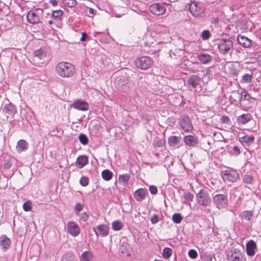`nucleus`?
Instances as JSON below:
<instances>
[{"label": "nucleus", "instance_id": "de8ad7c7", "mask_svg": "<svg viewBox=\"0 0 261 261\" xmlns=\"http://www.w3.org/2000/svg\"><path fill=\"white\" fill-rule=\"evenodd\" d=\"M149 191L152 194H156L158 193L157 188L154 186H150Z\"/></svg>", "mask_w": 261, "mask_h": 261}, {"label": "nucleus", "instance_id": "c03bdc74", "mask_svg": "<svg viewBox=\"0 0 261 261\" xmlns=\"http://www.w3.org/2000/svg\"><path fill=\"white\" fill-rule=\"evenodd\" d=\"M194 196L193 195L190 193V192H187L184 194V198L186 200H188L190 201H192L193 200Z\"/></svg>", "mask_w": 261, "mask_h": 261}, {"label": "nucleus", "instance_id": "2eb2a0df", "mask_svg": "<svg viewBox=\"0 0 261 261\" xmlns=\"http://www.w3.org/2000/svg\"><path fill=\"white\" fill-rule=\"evenodd\" d=\"M11 244L10 239L6 235L3 234L0 237V246L4 251L9 248Z\"/></svg>", "mask_w": 261, "mask_h": 261}, {"label": "nucleus", "instance_id": "ea45409f", "mask_svg": "<svg viewBox=\"0 0 261 261\" xmlns=\"http://www.w3.org/2000/svg\"><path fill=\"white\" fill-rule=\"evenodd\" d=\"M89 181V179L88 177L83 176L81 177V178L80 180V183L81 186H82L83 187H86L88 185Z\"/></svg>", "mask_w": 261, "mask_h": 261}, {"label": "nucleus", "instance_id": "c756f323", "mask_svg": "<svg viewBox=\"0 0 261 261\" xmlns=\"http://www.w3.org/2000/svg\"><path fill=\"white\" fill-rule=\"evenodd\" d=\"M34 55L35 57H38L39 59H43L46 57V53L44 49L40 48L36 50Z\"/></svg>", "mask_w": 261, "mask_h": 261}, {"label": "nucleus", "instance_id": "09e8293b", "mask_svg": "<svg viewBox=\"0 0 261 261\" xmlns=\"http://www.w3.org/2000/svg\"><path fill=\"white\" fill-rule=\"evenodd\" d=\"M4 166L7 169H10L12 166V163L9 160H6L4 164Z\"/></svg>", "mask_w": 261, "mask_h": 261}, {"label": "nucleus", "instance_id": "f8f14e48", "mask_svg": "<svg viewBox=\"0 0 261 261\" xmlns=\"http://www.w3.org/2000/svg\"><path fill=\"white\" fill-rule=\"evenodd\" d=\"M189 10L191 13L195 16H198L202 12L201 8L198 6L197 2H193L190 4Z\"/></svg>", "mask_w": 261, "mask_h": 261}, {"label": "nucleus", "instance_id": "f704fd0d", "mask_svg": "<svg viewBox=\"0 0 261 261\" xmlns=\"http://www.w3.org/2000/svg\"><path fill=\"white\" fill-rule=\"evenodd\" d=\"M129 179V176L126 174L120 175L118 180L120 182L123 184H126Z\"/></svg>", "mask_w": 261, "mask_h": 261}, {"label": "nucleus", "instance_id": "79ce46f5", "mask_svg": "<svg viewBox=\"0 0 261 261\" xmlns=\"http://www.w3.org/2000/svg\"><path fill=\"white\" fill-rule=\"evenodd\" d=\"M79 139L82 144L86 145L88 143V139L85 135L81 134L79 137Z\"/></svg>", "mask_w": 261, "mask_h": 261}, {"label": "nucleus", "instance_id": "473e14b6", "mask_svg": "<svg viewBox=\"0 0 261 261\" xmlns=\"http://www.w3.org/2000/svg\"><path fill=\"white\" fill-rule=\"evenodd\" d=\"M112 228L114 230H115L116 231H118L122 228L123 224L121 222L117 220V221H114L112 223Z\"/></svg>", "mask_w": 261, "mask_h": 261}, {"label": "nucleus", "instance_id": "1a4fd4ad", "mask_svg": "<svg viewBox=\"0 0 261 261\" xmlns=\"http://www.w3.org/2000/svg\"><path fill=\"white\" fill-rule=\"evenodd\" d=\"M67 229L68 232L74 237L77 236L81 231L79 226L74 221H69L67 223Z\"/></svg>", "mask_w": 261, "mask_h": 261}, {"label": "nucleus", "instance_id": "603ef678", "mask_svg": "<svg viewBox=\"0 0 261 261\" xmlns=\"http://www.w3.org/2000/svg\"><path fill=\"white\" fill-rule=\"evenodd\" d=\"M83 209V205H82L81 204L79 203H77L76 204L75 206V210L79 212L80 211H81Z\"/></svg>", "mask_w": 261, "mask_h": 261}, {"label": "nucleus", "instance_id": "9b49d317", "mask_svg": "<svg viewBox=\"0 0 261 261\" xmlns=\"http://www.w3.org/2000/svg\"><path fill=\"white\" fill-rule=\"evenodd\" d=\"M180 126L182 129L187 132H191L193 129V126L188 117H184L180 121Z\"/></svg>", "mask_w": 261, "mask_h": 261}, {"label": "nucleus", "instance_id": "5701e85b", "mask_svg": "<svg viewBox=\"0 0 261 261\" xmlns=\"http://www.w3.org/2000/svg\"><path fill=\"white\" fill-rule=\"evenodd\" d=\"M252 116L249 113L244 114L238 117L237 122L238 123L245 124L251 120Z\"/></svg>", "mask_w": 261, "mask_h": 261}, {"label": "nucleus", "instance_id": "4d7b16f0", "mask_svg": "<svg viewBox=\"0 0 261 261\" xmlns=\"http://www.w3.org/2000/svg\"><path fill=\"white\" fill-rule=\"evenodd\" d=\"M49 2L54 6H56L58 5V2L56 0H49Z\"/></svg>", "mask_w": 261, "mask_h": 261}, {"label": "nucleus", "instance_id": "8fccbe9b", "mask_svg": "<svg viewBox=\"0 0 261 261\" xmlns=\"http://www.w3.org/2000/svg\"><path fill=\"white\" fill-rule=\"evenodd\" d=\"M159 219L158 215H155L151 218L152 223L155 224L159 222Z\"/></svg>", "mask_w": 261, "mask_h": 261}, {"label": "nucleus", "instance_id": "6e6552de", "mask_svg": "<svg viewBox=\"0 0 261 261\" xmlns=\"http://www.w3.org/2000/svg\"><path fill=\"white\" fill-rule=\"evenodd\" d=\"M165 5L161 3H154L149 7V10L153 14L160 16L163 15L166 12Z\"/></svg>", "mask_w": 261, "mask_h": 261}, {"label": "nucleus", "instance_id": "a18cd8bd", "mask_svg": "<svg viewBox=\"0 0 261 261\" xmlns=\"http://www.w3.org/2000/svg\"><path fill=\"white\" fill-rule=\"evenodd\" d=\"M188 254L189 256L192 259L196 258L198 255L197 252L194 249H191Z\"/></svg>", "mask_w": 261, "mask_h": 261}, {"label": "nucleus", "instance_id": "a19ab883", "mask_svg": "<svg viewBox=\"0 0 261 261\" xmlns=\"http://www.w3.org/2000/svg\"><path fill=\"white\" fill-rule=\"evenodd\" d=\"M250 98V95L248 93L245 91H243L240 94V101L242 100V99L249 100Z\"/></svg>", "mask_w": 261, "mask_h": 261}, {"label": "nucleus", "instance_id": "aec40b11", "mask_svg": "<svg viewBox=\"0 0 261 261\" xmlns=\"http://www.w3.org/2000/svg\"><path fill=\"white\" fill-rule=\"evenodd\" d=\"M237 40L239 44L244 47L248 48L251 46V41L245 36L239 35Z\"/></svg>", "mask_w": 261, "mask_h": 261}, {"label": "nucleus", "instance_id": "dca6fc26", "mask_svg": "<svg viewBox=\"0 0 261 261\" xmlns=\"http://www.w3.org/2000/svg\"><path fill=\"white\" fill-rule=\"evenodd\" d=\"M97 231H95L96 234L101 237H106L109 234V228L108 225L101 224L97 227Z\"/></svg>", "mask_w": 261, "mask_h": 261}, {"label": "nucleus", "instance_id": "20e7f679", "mask_svg": "<svg viewBox=\"0 0 261 261\" xmlns=\"http://www.w3.org/2000/svg\"><path fill=\"white\" fill-rule=\"evenodd\" d=\"M43 10L36 9L34 11H30L27 16L28 21L31 23H37L40 21L42 18Z\"/></svg>", "mask_w": 261, "mask_h": 261}, {"label": "nucleus", "instance_id": "ddd939ff", "mask_svg": "<svg viewBox=\"0 0 261 261\" xmlns=\"http://www.w3.org/2000/svg\"><path fill=\"white\" fill-rule=\"evenodd\" d=\"M147 191L144 189H140L136 191L134 193V198L138 201H142L145 198Z\"/></svg>", "mask_w": 261, "mask_h": 261}, {"label": "nucleus", "instance_id": "7c9ffc66", "mask_svg": "<svg viewBox=\"0 0 261 261\" xmlns=\"http://www.w3.org/2000/svg\"><path fill=\"white\" fill-rule=\"evenodd\" d=\"M253 216V212L251 211H245L242 214L241 217L245 220H250Z\"/></svg>", "mask_w": 261, "mask_h": 261}, {"label": "nucleus", "instance_id": "393cba45", "mask_svg": "<svg viewBox=\"0 0 261 261\" xmlns=\"http://www.w3.org/2000/svg\"><path fill=\"white\" fill-rule=\"evenodd\" d=\"M119 250L122 254L128 256L130 253L131 248L127 243L124 242L120 246Z\"/></svg>", "mask_w": 261, "mask_h": 261}, {"label": "nucleus", "instance_id": "2f4dec72", "mask_svg": "<svg viewBox=\"0 0 261 261\" xmlns=\"http://www.w3.org/2000/svg\"><path fill=\"white\" fill-rule=\"evenodd\" d=\"M252 79L253 76L252 74H245L243 76L240 82L241 83H249L252 82Z\"/></svg>", "mask_w": 261, "mask_h": 261}, {"label": "nucleus", "instance_id": "58836bf2", "mask_svg": "<svg viewBox=\"0 0 261 261\" xmlns=\"http://www.w3.org/2000/svg\"><path fill=\"white\" fill-rule=\"evenodd\" d=\"M32 205L30 201H27L23 204V209L25 212L30 211L32 210Z\"/></svg>", "mask_w": 261, "mask_h": 261}, {"label": "nucleus", "instance_id": "6ab92c4d", "mask_svg": "<svg viewBox=\"0 0 261 261\" xmlns=\"http://www.w3.org/2000/svg\"><path fill=\"white\" fill-rule=\"evenodd\" d=\"M256 247V243L253 240H250L247 243L246 251L249 256H253L255 254L254 249Z\"/></svg>", "mask_w": 261, "mask_h": 261}, {"label": "nucleus", "instance_id": "72a5a7b5", "mask_svg": "<svg viewBox=\"0 0 261 261\" xmlns=\"http://www.w3.org/2000/svg\"><path fill=\"white\" fill-rule=\"evenodd\" d=\"M62 2L64 5L70 8L74 7L76 5L75 0H62Z\"/></svg>", "mask_w": 261, "mask_h": 261}, {"label": "nucleus", "instance_id": "5fc2aeb1", "mask_svg": "<svg viewBox=\"0 0 261 261\" xmlns=\"http://www.w3.org/2000/svg\"><path fill=\"white\" fill-rule=\"evenodd\" d=\"M233 150L236 154L238 155L240 153V149L238 146H234L233 147Z\"/></svg>", "mask_w": 261, "mask_h": 261}, {"label": "nucleus", "instance_id": "f3484780", "mask_svg": "<svg viewBox=\"0 0 261 261\" xmlns=\"http://www.w3.org/2000/svg\"><path fill=\"white\" fill-rule=\"evenodd\" d=\"M88 163V158L85 155L79 156L76 160L75 165L79 168H82Z\"/></svg>", "mask_w": 261, "mask_h": 261}, {"label": "nucleus", "instance_id": "c9c22d12", "mask_svg": "<svg viewBox=\"0 0 261 261\" xmlns=\"http://www.w3.org/2000/svg\"><path fill=\"white\" fill-rule=\"evenodd\" d=\"M63 14V12L61 10L54 11L51 17L54 19H60Z\"/></svg>", "mask_w": 261, "mask_h": 261}, {"label": "nucleus", "instance_id": "f257e3e1", "mask_svg": "<svg viewBox=\"0 0 261 261\" xmlns=\"http://www.w3.org/2000/svg\"><path fill=\"white\" fill-rule=\"evenodd\" d=\"M57 74L63 78H69L72 76L75 72L74 65L67 62L59 63L55 69Z\"/></svg>", "mask_w": 261, "mask_h": 261}, {"label": "nucleus", "instance_id": "a211bd4d", "mask_svg": "<svg viewBox=\"0 0 261 261\" xmlns=\"http://www.w3.org/2000/svg\"><path fill=\"white\" fill-rule=\"evenodd\" d=\"M185 144L189 147H194L197 143V138L192 135H188L184 137Z\"/></svg>", "mask_w": 261, "mask_h": 261}, {"label": "nucleus", "instance_id": "4468645a", "mask_svg": "<svg viewBox=\"0 0 261 261\" xmlns=\"http://www.w3.org/2000/svg\"><path fill=\"white\" fill-rule=\"evenodd\" d=\"M201 79L196 75L190 76L188 81V86L189 87L196 88L200 83Z\"/></svg>", "mask_w": 261, "mask_h": 261}, {"label": "nucleus", "instance_id": "9d476101", "mask_svg": "<svg viewBox=\"0 0 261 261\" xmlns=\"http://www.w3.org/2000/svg\"><path fill=\"white\" fill-rule=\"evenodd\" d=\"M229 261H244V257L242 253L238 249L231 250L228 255Z\"/></svg>", "mask_w": 261, "mask_h": 261}, {"label": "nucleus", "instance_id": "cd10ccee", "mask_svg": "<svg viewBox=\"0 0 261 261\" xmlns=\"http://www.w3.org/2000/svg\"><path fill=\"white\" fill-rule=\"evenodd\" d=\"M92 253L89 251H86L82 254L80 260L81 261H90L92 258Z\"/></svg>", "mask_w": 261, "mask_h": 261}, {"label": "nucleus", "instance_id": "4be33fe9", "mask_svg": "<svg viewBox=\"0 0 261 261\" xmlns=\"http://www.w3.org/2000/svg\"><path fill=\"white\" fill-rule=\"evenodd\" d=\"M28 146L29 144L28 142L25 140L21 139L18 141L16 146V149L17 152H21L27 150Z\"/></svg>", "mask_w": 261, "mask_h": 261}, {"label": "nucleus", "instance_id": "7ed1b4c3", "mask_svg": "<svg viewBox=\"0 0 261 261\" xmlns=\"http://www.w3.org/2000/svg\"><path fill=\"white\" fill-rule=\"evenodd\" d=\"M152 60L149 57L143 56L138 59L136 61L137 66L142 69L146 70L153 65Z\"/></svg>", "mask_w": 261, "mask_h": 261}, {"label": "nucleus", "instance_id": "37998d69", "mask_svg": "<svg viewBox=\"0 0 261 261\" xmlns=\"http://www.w3.org/2000/svg\"><path fill=\"white\" fill-rule=\"evenodd\" d=\"M243 180L247 184H251L253 182V179L251 176L246 175L244 176Z\"/></svg>", "mask_w": 261, "mask_h": 261}, {"label": "nucleus", "instance_id": "423d86ee", "mask_svg": "<svg viewBox=\"0 0 261 261\" xmlns=\"http://www.w3.org/2000/svg\"><path fill=\"white\" fill-rule=\"evenodd\" d=\"M223 179L225 181L234 182L239 178V174L234 170L228 169L222 173Z\"/></svg>", "mask_w": 261, "mask_h": 261}, {"label": "nucleus", "instance_id": "052dcab7", "mask_svg": "<svg viewBox=\"0 0 261 261\" xmlns=\"http://www.w3.org/2000/svg\"><path fill=\"white\" fill-rule=\"evenodd\" d=\"M89 12H90V13L93 14V10L92 9H90V10H89Z\"/></svg>", "mask_w": 261, "mask_h": 261}, {"label": "nucleus", "instance_id": "f03ea898", "mask_svg": "<svg viewBox=\"0 0 261 261\" xmlns=\"http://www.w3.org/2000/svg\"><path fill=\"white\" fill-rule=\"evenodd\" d=\"M196 199L198 203L204 207L210 205L211 203V198L209 193L204 190H201L196 194Z\"/></svg>", "mask_w": 261, "mask_h": 261}, {"label": "nucleus", "instance_id": "49530a36", "mask_svg": "<svg viewBox=\"0 0 261 261\" xmlns=\"http://www.w3.org/2000/svg\"><path fill=\"white\" fill-rule=\"evenodd\" d=\"M203 40H207L210 37V32L207 30L203 31L201 34Z\"/></svg>", "mask_w": 261, "mask_h": 261}, {"label": "nucleus", "instance_id": "4c0bfd02", "mask_svg": "<svg viewBox=\"0 0 261 261\" xmlns=\"http://www.w3.org/2000/svg\"><path fill=\"white\" fill-rule=\"evenodd\" d=\"M172 220L174 223H179L182 220V217L179 213H176L173 215Z\"/></svg>", "mask_w": 261, "mask_h": 261}, {"label": "nucleus", "instance_id": "e433bc0d", "mask_svg": "<svg viewBox=\"0 0 261 261\" xmlns=\"http://www.w3.org/2000/svg\"><path fill=\"white\" fill-rule=\"evenodd\" d=\"M172 252V250L170 248L166 247L163 250V256L165 258L168 259L171 256Z\"/></svg>", "mask_w": 261, "mask_h": 261}, {"label": "nucleus", "instance_id": "b1692460", "mask_svg": "<svg viewBox=\"0 0 261 261\" xmlns=\"http://www.w3.org/2000/svg\"><path fill=\"white\" fill-rule=\"evenodd\" d=\"M239 140L240 142L244 145L249 146L253 143L254 141V137L253 136H245L244 137H241Z\"/></svg>", "mask_w": 261, "mask_h": 261}, {"label": "nucleus", "instance_id": "6e6d98bb", "mask_svg": "<svg viewBox=\"0 0 261 261\" xmlns=\"http://www.w3.org/2000/svg\"><path fill=\"white\" fill-rule=\"evenodd\" d=\"M222 121L223 123H228L229 119L227 116H223L222 118Z\"/></svg>", "mask_w": 261, "mask_h": 261}, {"label": "nucleus", "instance_id": "bf43d9fd", "mask_svg": "<svg viewBox=\"0 0 261 261\" xmlns=\"http://www.w3.org/2000/svg\"><path fill=\"white\" fill-rule=\"evenodd\" d=\"M54 23V21L52 20L48 21V23L49 25L53 24Z\"/></svg>", "mask_w": 261, "mask_h": 261}, {"label": "nucleus", "instance_id": "a878e982", "mask_svg": "<svg viewBox=\"0 0 261 261\" xmlns=\"http://www.w3.org/2000/svg\"><path fill=\"white\" fill-rule=\"evenodd\" d=\"M181 141L180 137L171 136L168 139V144L172 147H176Z\"/></svg>", "mask_w": 261, "mask_h": 261}, {"label": "nucleus", "instance_id": "13d9d810", "mask_svg": "<svg viewBox=\"0 0 261 261\" xmlns=\"http://www.w3.org/2000/svg\"><path fill=\"white\" fill-rule=\"evenodd\" d=\"M86 36V34L85 33H84L82 34V37L81 38V40L82 41H84L85 40V37Z\"/></svg>", "mask_w": 261, "mask_h": 261}, {"label": "nucleus", "instance_id": "0eeeda50", "mask_svg": "<svg viewBox=\"0 0 261 261\" xmlns=\"http://www.w3.org/2000/svg\"><path fill=\"white\" fill-rule=\"evenodd\" d=\"M213 201L217 207L220 209L227 205L228 200L227 196L223 194H218L214 197Z\"/></svg>", "mask_w": 261, "mask_h": 261}, {"label": "nucleus", "instance_id": "680f3d73", "mask_svg": "<svg viewBox=\"0 0 261 261\" xmlns=\"http://www.w3.org/2000/svg\"><path fill=\"white\" fill-rule=\"evenodd\" d=\"M154 261H162V260H155Z\"/></svg>", "mask_w": 261, "mask_h": 261}, {"label": "nucleus", "instance_id": "c85d7f7f", "mask_svg": "<svg viewBox=\"0 0 261 261\" xmlns=\"http://www.w3.org/2000/svg\"><path fill=\"white\" fill-rule=\"evenodd\" d=\"M102 178L107 181L110 180L113 176V173L108 169L104 170L101 173Z\"/></svg>", "mask_w": 261, "mask_h": 261}, {"label": "nucleus", "instance_id": "3c124183", "mask_svg": "<svg viewBox=\"0 0 261 261\" xmlns=\"http://www.w3.org/2000/svg\"><path fill=\"white\" fill-rule=\"evenodd\" d=\"M88 218V215L86 213L82 214L80 220L83 221H86Z\"/></svg>", "mask_w": 261, "mask_h": 261}, {"label": "nucleus", "instance_id": "864d4df0", "mask_svg": "<svg viewBox=\"0 0 261 261\" xmlns=\"http://www.w3.org/2000/svg\"><path fill=\"white\" fill-rule=\"evenodd\" d=\"M154 145L157 147H161L163 145V143L161 140H157L154 142Z\"/></svg>", "mask_w": 261, "mask_h": 261}, {"label": "nucleus", "instance_id": "bb28decb", "mask_svg": "<svg viewBox=\"0 0 261 261\" xmlns=\"http://www.w3.org/2000/svg\"><path fill=\"white\" fill-rule=\"evenodd\" d=\"M199 60L202 64H205L212 60V57L207 54H202L198 57Z\"/></svg>", "mask_w": 261, "mask_h": 261}, {"label": "nucleus", "instance_id": "412c9836", "mask_svg": "<svg viewBox=\"0 0 261 261\" xmlns=\"http://www.w3.org/2000/svg\"><path fill=\"white\" fill-rule=\"evenodd\" d=\"M73 106L75 109L83 111L87 110L89 108L88 104L86 102L80 100L73 102Z\"/></svg>", "mask_w": 261, "mask_h": 261}, {"label": "nucleus", "instance_id": "39448f33", "mask_svg": "<svg viewBox=\"0 0 261 261\" xmlns=\"http://www.w3.org/2000/svg\"><path fill=\"white\" fill-rule=\"evenodd\" d=\"M218 48L221 53L224 55L228 54L232 50L233 42L229 39L223 40L219 43Z\"/></svg>", "mask_w": 261, "mask_h": 261}]
</instances>
